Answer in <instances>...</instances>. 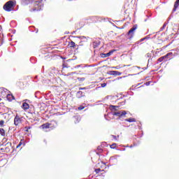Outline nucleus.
Wrapping results in <instances>:
<instances>
[{
  "label": "nucleus",
  "instance_id": "obj_59",
  "mask_svg": "<svg viewBox=\"0 0 179 179\" xmlns=\"http://www.w3.org/2000/svg\"><path fill=\"white\" fill-rule=\"evenodd\" d=\"M0 31H1V29H0Z\"/></svg>",
  "mask_w": 179,
  "mask_h": 179
},
{
  "label": "nucleus",
  "instance_id": "obj_23",
  "mask_svg": "<svg viewBox=\"0 0 179 179\" xmlns=\"http://www.w3.org/2000/svg\"><path fill=\"white\" fill-rule=\"evenodd\" d=\"M166 56H163V57H161L158 59V62H163V61H166Z\"/></svg>",
  "mask_w": 179,
  "mask_h": 179
},
{
  "label": "nucleus",
  "instance_id": "obj_51",
  "mask_svg": "<svg viewBox=\"0 0 179 179\" xmlns=\"http://www.w3.org/2000/svg\"><path fill=\"white\" fill-rule=\"evenodd\" d=\"M25 101H29V100H28V99H26Z\"/></svg>",
  "mask_w": 179,
  "mask_h": 179
},
{
  "label": "nucleus",
  "instance_id": "obj_47",
  "mask_svg": "<svg viewBox=\"0 0 179 179\" xmlns=\"http://www.w3.org/2000/svg\"><path fill=\"white\" fill-rule=\"evenodd\" d=\"M134 68H138V69H141V67L139 66H134Z\"/></svg>",
  "mask_w": 179,
  "mask_h": 179
},
{
  "label": "nucleus",
  "instance_id": "obj_12",
  "mask_svg": "<svg viewBox=\"0 0 179 179\" xmlns=\"http://www.w3.org/2000/svg\"><path fill=\"white\" fill-rule=\"evenodd\" d=\"M6 99L8 101H12V100H15V96L12 94H8L6 95Z\"/></svg>",
  "mask_w": 179,
  "mask_h": 179
},
{
  "label": "nucleus",
  "instance_id": "obj_3",
  "mask_svg": "<svg viewBox=\"0 0 179 179\" xmlns=\"http://www.w3.org/2000/svg\"><path fill=\"white\" fill-rule=\"evenodd\" d=\"M138 29V25L134 24L131 29H130L127 33V38L129 40H132L134 38V36H135V30Z\"/></svg>",
  "mask_w": 179,
  "mask_h": 179
},
{
  "label": "nucleus",
  "instance_id": "obj_46",
  "mask_svg": "<svg viewBox=\"0 0 179 179\" xmlns=\"http://www.w3.org/2000/svg\"><path fill=\"white\" fill-rule=\"evenodd\" d=\"M143 71H146V69H148V67H144L143 68Z\"/></svg>",
  "mask_w": 179,
  "mask_h": 179
},
{
  "label": "nucleus",
  "instance_id": "obj_30",
  "mask_svg": "<svg viewBox=\"0 0 179 179\" xmlns=\"http://www.w3.org/2000/svg\"><path fill=\"white\" fill-rule=\"evenodd\" d=\"M78 80L80 82H83L85 80V78H78Z\"/></svg>",
  "mask_w": 179,
  "mask_h": 179
},
{
  "label": "nucleus",
  "instance_id": "obj_32",
  "mask_svg": "<svg viewBox=\"0 0 179 179\" xmlns=\"http://www.w3.org/2000/svg\"><path fill=\"white\" fill-rule=\"evenodd\" d=\"M78 38H80V40H83V38H86L85 36H77Z\"/></svg>",
  "mask_w": 179,
  "mask_h": 179
},
{
  "label": "nucleus",
  "instance_id": "obj_8",
  "mask_svg": "<svg viewBox=\"0 0 179 179\" xmlns=\"http://www.w3.org/2000/svg\"><path fill=\"white\" fill-rule=\"evenodd\" d=\"M117 157H120V155H115L114 157H110L109 159L110 163H113L114 160H115V163H117Z\"/></svg>",
  "mask_w": 179,
  "mask_h": 179
},
{
  "label": "nucleus",
  "instance_id": "obj_44",
  "mask_svg": "<svg viewBox=\"0 0 179 179\" xmlns=\"http://www.w3.org/2000/svg\"><path fill=\"white\" fill-rule=\"evenodd\" d=\"M151 61H152V58L150 57V58L148 59V63L150 62Z\"/></svg>",
  "mask_w": 179,
  "mask_h": 179
},
{
  "label": "nucleus",
  "instance_id": "obj_52",
  "mask_svg": "<svg viewBox=\"0 0 179 179\" xmlns=\"http://www.w3.org/2000/svg\"><path fill=\"white\" fill-rule=\"evenodd\" d=\"M139 129H142V127H139Z\"/></svg>",
  "mask_w": 179,
  "mask_h": 179
},
{
  "label": "nucleus",
  "instance_id": "obj_38",
  "mask_svg": "<svg viewBox=\"0 0 179 179\" xmlns=\"http://www.w3.org/2000/svg\"><path fill=\"white\" fill-rule=\"evenodd\" d=\"M144 38H145V40H146V39H149V38H150V35L146 36Z\"/></svg>",
  "mask_w": 179,
  "mask_h": 179
},
{
  "label": "nucleus",
  "instance_id": "obj_55",
  "mask_svg": "<svg viewBox=\"0 0 179 179\" xmlns=\"http://www.w3.org/2000/svg\"><path fill=\"white\" fill-rule=\"evenodd\" d=\"M1 100H2V99L0 98V101H1Z\"/></svg>",
  "mask_w": 179,
  "mask_h": 179
},
{
  "label": "nucleus",
  "instance_id": "obj_17",
  "mask_svg": "<svg viewBox=\"0 0 179 179\" xmlns=\"http://www.w3.org/2000/svg\"><path fill=\"white\" fill-rule=\"evenodd\" d=\"M74 119L76 121H74L75 124H79L80 122L81 117L79 115L74 116Z\"/></svg>",
  "mask_w": 179,
  "mask_h": 179
},
{
  "label": "nucleus",
  "instance_id": "obj_45",
  "mask_svg": "<svg viewBox=\"0 0 179 179\" xmlns=\"http://www.w3.org/2000/svg\"><path fill=\"white\" fill-rule=\"evenodd\" d=\"M134 146H136V145H135V144L134 145H131L129 146V148H134Z\"/></svg>",
  "mask_w": 179,
  "mask_h": 179
},
{
  "label": "nucleus",
  "instance_id": "obj_21",
  "mask_svg": "<svg viewBox=\"0 0 179 179\" xmlns=\"http://www.w3.org/2000/svg\"><path fill=\"white\" fill-rule=\"evenodd\" d=\"M101 153H103V149H101V146H99L96 150V155L100 156Z\"/></svg>",
  "mask_w": 179,
  "mask_h": 179
},
{
  "label": "nucleus",
  "instance_id": "obj_41",
  "mask_svg": "<svg viewBox=\"0 0 179 179\" xmlns=\"http://www.w3.org/2000/svg\"><path fill=\"white\" fill-rule=\"evenodd\" d=\"M145 85H146V86H149V85H150V82H147V83H145Z\"/></svg>",
  "mask_w": 179,
  "mask_h": 179
},
{
  "label": "nucleus",
  "instance_id": "obj_15",
  "mask_svg": "<svg viewBox=\"0 0 179 179\" xmlns=\"http://www.w3.org/2000/svg\"><path fill=\"white\" fill-rule=\"evenodd\" d=\"M20 121V118L17 115H16V116L15 117V118H14V124H15L16 126H17V125H19Z\"/></svg>",
  "mask_w": 179,
  "mask_h": 179
},
{
  "label": "nucleus",
  "instance_id": "obj_5",
  "mask_svg": "<svg viewBox=\"0 0 179 179\" xmlns=\"http://www.w3.org/2000/svg\"><path fill=\"white\" fill-rule=\"evenodd\" d=\"M115 50H110L108 53H101V57L102 58H107V57H110V55H113L114 54Z\"/></svg>",
  "mask_w": 179,
  "mask_h": 179
},
{
  "label": "nucleus",
  "instance_id": "obj_56",
  "mask_svg": "<svg viewBox=\"0 0 179 179\" xmlns=\"http://www.w3.org/2000/svg\"><path fill=\"white\" fill-rule=\"evenodd\" d=\"M35 78H37V76Z\"/></svg>",
  "mask_w": 179,
  "mask_h": 179
},
{
  "label": "nucleus",
  "instance_id": "obj_22",
  "mask_svg": "<svg viewBox=\"0 0 179 179\" xmlns=\"http://www.w3.org/2000/svg\"><path fill=\"white\" fill-rule=\"evenodd\" d=\"M69 45L71 48H75V47H76V44L73 41H71Z\"/></svg>",
  "mask_w": 179,
  "mask_h": 179
},
{
  "label": "nucleus",
  "instance_id": "obj_53",
  "mask_svg": "<svg viewBox=\"0 0 179 179\" xmlns=\"http://www.w3.org/2000/svg\"><path fill=\"white\" fill-rule=\"evenodd\" d=\"M1 150H3V148H1Z\"/></svg>",
  "mask_w": 179,
  "mask_h": 179
},
{
  "label": "nucleus",
  "instance_id": "obj_29",
  "mask_svg": "<svg viewBox=\"0 0 179 179\" xmlns=\"http://www.w3.org/2000/svg\"><path fill=\"white\" fill-rule=\"evenodd\" d=\"M29 129H31V127H25V131L29 132Z\"/></svg>",
  "mask_w": 179,
  "mask_h": 179
},
{
  "label": "nucleus",
  "instance_id": "obj_50",
  "mask_svg": "<svg viewBox=\"0 0 179 179\" xmlns=\"http://www.w3.org/2000/svg\"><path fill=\"white\" fill-rule=\"evenodd\" d=\"M45 82H50V80H45Z\"/></svg>",
  "mask_w": 179,
  "mask_h": 179
},
{
  "label": "nucleus",
  "instance_id": "obj_6",
  "mask_svg": "<svg viewBox=\"0 0 179 179\" xmlns=\"http://www.w3.org/2000/svg\"><path fill=\"white\" fill-rule=\"evenodd\" d=\"M108 73L112 76H120V75H122V73L118 71H110Z\"/></svg>",
  "mask_w": 179,
  "mask_h": 179
},
{
  "label": "nucleus",
  "instance_id": "obj_18",
  "mask_svg": "<svg viewBox=\"0 0 179 179\" xmlns=\"http://www.w3.org/2000/svg\"><path fill=\"white\" fill-rule=\"evenodd\" d=\"M170 17L168 18V20L166 22H165L162 26V27H161L160 30L161 31L164 30V29H166V26H167V24H169V20H170Z\"/></svg>",
  "mask_w": 179,
  "mask_h": 179
},
{
  "label": "nucleus",
  "instance_id": "obj_24",
  "mask_svg": "<svg viewBox=\"0 0 179 179\" xmlns=\"http://www.w3.org/2000/svg\"><path fill=\"white\" fill-rule=\"evenodd\" d=\"M118 107H120V106H114V105H110V108H111V110H115V111L117 110V108H118Z\"/></svg>",
  "mask_w": 179,
  "mask_h": 179
},
{
  "label": "nucleus",
  "instance_id": "obj_25",
  "mask_svg": "<svg viewBox=\"0 0 179 179\" xmlns=\"http://www.w3.org/2000/svg\"><path fill=\"white\" fill-rule=\"evenodd\" d=\"M0 135H1V136H5V135H6L5 129H3V128L0 129Z\"/></svg>",
  "mask_w": 179,
  "mask_h": 179
},
{
  "label": "nucleus",
  "instance_id": "obj_1",
  "mask_svg": "<svg viewBox=\"0 0 179 179\" xmlns=\"http://www.w3.org/2000/svg\"><path fill=\"white\" fill-rule=\"evenodd\" d=\"M28 1V2H31L33 0H24ZM44 0H38L34 3V8H32V10H31V12H38V10H41L43 8H44V4L43 3V1Z\"/></svg>",
  "mask_w": 179,
  "mask_h": 179
},
{
  "label": "nucleus",
  "instance_id": "obj_57",
  "mask_svg": "<svg viewBox=\"0 0 179 179\" xmlns=\"http://www.w3.org/2000/svg\"><path fill=\"white\" fill-rule=\"evenodd\" d=\"M123 150H125V148H124V149H123Z\"/></svg>",
  "mask_w": 179,
  "mask_h": 179
},
{
  "label": "nucleus",
  "instance_id": "obj_13",
  "mask_svg": "<svg viewBox=\"0 0 179 179\" xmlns=\"http://www.w3.org/2000/svg\"><path fill=\"white\" fill-rule=\"evenodd\" d=\"M49 124L50 126L52 127V128H57V127L58 126V122L55 120H52Z\"/></svg>",
  "mask_w": 179,
  "mask_h": 179
},
{
  "label": "nucleus",
  "instance_id": "obj_9",
  "mask_svg": "<svg viewBox=\"0 0 179 179\" xmlns=\"http://www.w3.org/2000/svg\"><path fill=\"white\" fill-rule=\"evenodd\" d=\"M21 107L22 108H23V110H29V108H30V105H29L27 102H24L22 103V105Z\"/></svg>",
  "mask_w": 179,
  "mask_h": 179
},
{
  "label": "nucleus",
  "instance_id": "obj_20",
  "mask_svg": "<svg viewBox=\"0 0 179 179\" xmlns=\"http://www.w3.org/2000/svg\"><path fill=\"white\" fill-rule=\"evenodd\" d=\"M41 127L43 129H48V128H50V123H45L42 124Z\"/></svg>",
  "mask_w": 179,
  "mask_h": 179
},
{
  "label": "nucleus",
  "instance_id": "obj_35",
  "mask_svg": "<svg viewBox=\"0 0 179 179\" xmlns=\"http://www.w3.org/2000/svg\"><path fill=\"white\" fill-rule=\"evenodd\" d=\"M83 109H85V106H80L78 107V110H83Z\"/></svg>",
  "mask_w": 179,
  "mask_h": 179
},
{
  "label": "nucleus",
  "instance_id": "obj_43",
  "mask_svg": "<svg viewBox=\"0 0 179 179\" xmlns=\"http://www.w3.org/2000/svg\"><path fill=\"white\" fill-rule=\"evenodd\" d=\"M78 90H85V88L78 87Z\"/></svg>",
  "mask_w": 179,
  "mask_h": 179
},
{
  "label": "nucleus",
  "instance_id": "obj_7",
  "mask_svg": "<svg viewBox=\"0 0 179 179\" xmlns=\"http://www.w3.org/2000/svg\"><path fill=\"white\" fill-rule=\"evenodd\" d=\"M106 86H107V83H104L100 84V85H97L96 87H95L93 89V90H99L101 89V87H106Z\"/></svg>",
  "mask_w": 179,
  "mask_h": 179
},
{
  "label": "nucleus",
  "instance_id": "obj_54",
  "mask_svg": "<svg viewBox=\"0 0 179 179\" xmlns=\"http://www.w3.org/2000/svg\"><path fill=\"white\" fill-rule=\"evenodd\" d=\"M36 33H38V30L36 31Z\"/></svg>",
  "mask_w": 179,
  "mask_h": 179
},
{
  "label": "nucleus",
  "instance_id": "obj_39",
  "mask_svg": "<svg viewBox=\"0 0 179 179\" xmlns=\"http://www.w3.org/2000/svg\"><path fill=\"white\" fill-rule=\"evenodd\" d=\"M146 57H147V58H150L151 55H150V54L148 53V54L146 55Z\"/></svg>",
  "mask_w": 179,
  "mask_h": 179
},
{
  "label": "nucleus",
  "instance_id": "obj_2",
  "mask_svg": "<svg viewBox=\"0 0 179 179\" xmlns=\"http://www.w3.org/2000/svg\"><path fill=\"white\" fill-rule=\"evenodd\" d=\"M15 6H16V1L10 0L4 4L3 8L6 12H10L12 11V9L15 8Z\"/></svg>",
  "mask_w": 179,
  "mask_h": 179
},
{
  "label": "nucleus",
  "instance_id": "obj_16",
  "mask_svg": "<svg viewBox=\"0 0 179 179\" xmlns=\"http://www.w3.org/2000/svg\"><path fill=\"white\" fill-rule=\"evenodd\" d=\"M179 6V0H176L174 4V7L173 8V12H176L177 10V8Z\"/></svg>",
  "mask_w": 179,
  "mask_h": 179
},
{
  "label": "nucleus",
  "instance_id": "obj_31",
  "mask_svg": "<svg viewBox=\"0 0 179 179\" xmlns=\"http://www.w3.org/2000/svg\"><path fill=\"white\" fill-rule=\"evenodd\" d=\"M23 145V142L22 141L19 143V144L17 145V148H20Z\"/></svg>",
  "mask_w": 179,
  "mask_h": 179
},
{
  "label": "nucleus",
  "instance_id": "obj_10",
  "mask_svg": "<svg viewBox=\"0 0 179 179\" xmlns=\"http://www.w3.org/2000/svg\"><path fill=\"white\" fill-rule=\"evenodd\" d=\"M83 96H85V93H83V92H82V91H78V92H77V93H76V97H77L78 99H80V98H82V97H83Z\"/></svg>",
  "mask_w": 179,
  "mask_h": 179
},
{
  "label": "nucleus",
  "instance_id": "obj_34",
  "mask_svg": "<svg viewBox=\"0 0 179 179\" xmlns=\"http://www.w3.org/2000/svg\"><path fill=\"white\" fill-rule=\"evenodd\" d=\"M169 55H173V52H169L167 53L165 57L167 58V57H169Z\"/></svg>",
  "mask_w": 179,
  "mask_h": 179
},
{
  "label": "nucleus",
  "instance_id": "obj_40",
  "mask_svg": "<svg viewBox=\"0 0 179 179\" xmlns=\"http://www.w3.org/2000/svg\"><path fill=\"white\" fill-rule=\"evenodd\" d=\"M145 40H146L145 38H141V40H140V41L141 42H142V41H145Z\"/></svg>",
  "mask_w": 179,
  "mask_h": 179
},
{
  "label": "nucleus",
  "instance_id": "obj_27",
  "mask_svg": "<svg viewBox=\"0 0 179 179\" xmlns=\"http://www.w3.org/2000/svg\"><path fill=\"white\" fill-rule=\"evenodd\" d=\"M3 124H5V120H0V127H3Z\"/></svg>",
  "mask_w": 179,
  "mask_h": 179
},
{
  "label": "nucleus",
  "instance_id": "obj_48",
  "mask_svg": "<svg viewBox=\"0 0 179 179\" xmlns=\"http://www.w3.org/2000/svg\"><path fill=\"white\" fill-rule=\"evenodd\" d=\"M114 69H118V67L117 66H115V67H113Z\"/></svg>",
  "mask_w": 179,
  "mask_h": 179
},
{
  "label": "nucleus",
  "instance_id": "obj_49",
  "mask_svg": "<svg viewBox=\"0 0 179 179\" xmlns=\"http://www.w3.org/2000/svg\"><path fill=\"white\" fill-rule=\"evenodd\" d=\"M125 148H129V145H126V146H125Z\"/></svg>",
  "mask_w": 179,
  "mask_h": 179
},
{
  "label": "nucleus",
  "instance_id": "obj_42",
  "mask_svg": "<svg viewBox=\"0 0 179 179\" xmlns=\"http://www.w3.org/2000/svg\"><path fill=\"white\" fill-rule=\"evenodd\" d=\"M112 137L113 138V139H117V136L112 135Z\"/></svg>",
  "mask_w": 179,
  "mask_h": 179
},
{
  "label": "nucleus",
  "instance_id": "obj_37",
  "mask_svg": "<svg viewBox=\"0 0 179 179\" xmlns=\"http://www.w3.org/2000/svg\"><path fill=\"white\" fill-rule=\"evenodd\" d=\"M82 66V65H77L75 66V68L78 69V68H80ZM83 68H85V66H82Z\"/></svg>",
  "mask_w": 179,
  "mask_h": 179
},
{
  "label": "nucleus",
  "instance_id": "obj_26",
  "mask_svg": "<svg viewBox=\"0 0 179 179\" xmlns=\"http://www.w3.org/2000/svg\"><path fill=\"white\" fill-rule=\"evenodd\" d=\"M115 146H117V143H114L110 145V149H115Z\"/></svg>",
  "mask_w": 179,
  "mask_h": 179
},
{
  "label": "nucleus",
  "instance_id": "obj_11",
  "mask_svg": "<svg viewBox=\"0 0 179 179\" xmlns=\"http://www.w3.org/2000/svg\"><path fill=\"white\" fill-rule=\"evenodd\" d=\"M101 44L100 41H94L92 43V47L93 48H97V47H99V45Z\"/></svg>",
  "mask_w": 179,
  "mask_h": 179
},
{
  "label": "nucleus",
  "instance_id": "obj_19",
  "mask_svg": "<svg viewBox=\"0 0 179 179\" xmlns=\"http://www.w3.org/2000/svg\"><path fill=\"white\" fill-rule=\"evenodd\" d=\"M124 121H126L127 122H136V119L129 117V118L125 119Z\"/></svg>",
  "mask_w": 179,
  "mask_h": 179
},
{
  "label": "nucleus",
  "instance_id": "obj_14",
  "mask_svg": "<svg viewBox=\"0 0 179 179\" xmlns=\"http://www.w3.org/2000/svg\"><path fill=\"white\" fill-rule=\"evenodd\" d=\"M143 87V85L139 86V84L137 85H133L131 87H130L129 90H136V89H142Z\"/></svg>",
  "mask_w": 179,
  "mask_h": 179
},
{
  "label": "nucleus",
  "instance_id": "obj_28",
  "mask_svg": "<svg viewBox=\"0 0 179 179\" xmlns=\"http://www.w3.org/2000/svg\"><path fill=\"white\" fill-rule=\"evenodd\" d=\"M40 94V92L37 91L36 92H35V97H36V99H38V95Z\"/></svg>",
  "mask_w": 179,
  "mask_h": 179
},
{
  "label": "nucleus",
  "instance_id": "obj_58",
  "mask_svg": "<svg viewBox=\"0 0 179 179\" xmlns=\"http://www.w3.org/2000/svg\"><path fill=\"white\" fill-rule=\"evenodd\" d=\"M69 1H72V0H69Z\"/></svg>",
  "mask_w": 179,
  "mask_h": 179
},
{
  "label": "nucleus",
  "instance_id": "obj_4",
  "mask_svg": "<svg viewBox=\"0 0 179 179\" xmlns=\"http://www.w3.org/2000/svg\"><path fill=\"white\" fill-rule=\"evenodd\" d=\"M113 115H115L116 117H118V120H120L122 121V117H125V115H127V111L126 110H120L118 112H114L113 113Z\"/></svg>",
  "mask_w": 179,
  "mask_h": 179
},
{
  "label": "nucleus",
  "instance_id": "obj_33",
  "mask_svg": "<svg viewBox=\"0 0 179 179\" xmlns=\"http://www.w3.org/2000/svg\"><path fill=\"white\" fill-rule=\"evenodd\" d=\"M127 94H129L130 96H134V92H132V91H128Z\"/></svg>",
  "mask_w": 179,
  "mask_h": 179
},
{
  "label": "nucleus",
  "instance_id": "obj_36",
  "mask_svg": "<svg viewBox=\"0 0 179 179\" xmlns=\"http://www.w3.org/2000/svg\"><path fill=\"white\" fill-rule=\"evenodd\" d=\"M99 171H101V169H95V172H96V173H99Z\"/></svg>",
  "mask_w": 179,
  "mask_h": 179
}]
</instances>
